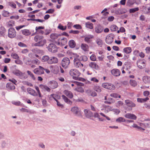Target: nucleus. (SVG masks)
I'll return each mask as SVG.
<instances>
[{"mask_svg": "<svg viewBox=\"0 0 150 150\" xmlns=\"http://www.w3.org/2000/svg\"><path fill=\"white\" fill-rule=\"evenodd\" d=\"M71 111L74 114L77 116L82 117V114L80 109L76 106H74L71 109Z\"/></svg>", "mask_w": 150, "mask_h": 150, "instance_id": "20e7f679", "label": "nucleus"}, {"mask_svg": "<svg viewBox=\"0 0 150 150\" xmlns=\"http://www.w3.org/2000/svg\"><path fill=\"white\" fill-rule=\"evenodd\" d=\"M129 83L131 86L134 87L136 86L137 84L136 81L132 79L130 80Z\"/></svg>", "mask_w": 150, "mask_h": 150, "instance_id": "a19ab883", "label": "nucleus"}, {"mask_svg": "<svg viewBox=\"0 0 150 150\" xmlns=\"http://www.w3.org/2000/svg\"><path fill=\"white\" fill-rule=\"evenodd\" d=\"M50 58H49L48 56H44L42 57V61L44 62H47V63H48V61L50 59Z\"/></svg>", "mask_w": 150, "mask_h": 150, "instance_id": "de8ad7c7", "label": "nucleus"}, {"mask_svg": "<svg viewBox=\"0 0 150 150\" xmlns=\"http://www.w3.org/2000/svg\"><path fill=\"white\" fill-rule=\"evenodd\" d=\"M11 57L14 59H18L19 58L18 54L16 53H12L11 54Z\"/></svg>", "mask_w": 150, "mask_h": 150, "instance_id": "0e129e2a", "label": "nucleus"}, {"mask_svg": "<svg viewBox=\"0 0 150 150\" xmlns=\"http://www.w3.org/2000/svg\"><path fill=\"white\" fill-rule=\"evenodd\" d=\"M110 72L113 76L115 77L119 76L121 74L120 70L117 69H114L111 70Z\"/></svg>", "mask_w": 150, "mask_h": 150, "instance_id": "f8f14e48", "label": "nucleus"}, {"mask_svg": "<svg viewBox=\"0 0 150 150\" xmlns=\"http://www.w3.org/2000/svg\"><path fill=\"white\" fill-rule=\"evenodd\" d=\"M90 59L92 61H96V57L94 54H92L90 57Z\"/></svg>", "mask_w": 150, "mask_h": 150, "instance_id": "680f3d73", "label": "nucleus"}, {"mask_svg": "<svg viewBox=\"0 0 150 150\" xmlns=\"http://www.w3.org/2000/svg\"><path fill=\"white\" fill-rule=\"evenodd\" d=\"M84 114L87 118H90L93 116V113L90 110L85 109L84 110Z\"/></svg>", "mask_w": 150, "mask_h": 150, "instance_id": "4468645a", "label": "nucleus"}, {"mask_svg": "<svg viewBox=\"0 0 150 150\" xmlns=\"http://www.w3.org/2000/svg\"><path fill=\"white\" fill-rule=\"evenodd\" d=\"M62 99L64 100L65 102L67 103L68 104L71 105L72 102V101L70 100L66 96L64 95H62Z\"/></svg>", "mask_w": 150, "mask_h": 150, "instance_id": "a878e982", "label": "nucleus"}, {"mask_svg": "<svg viewBox=\"0 0 150 150\" xmlns=\"http://www.w3.org/2000/svg\"><path fill=\"white\" fill-rule=\"evenodd\" d=\"M113 13L117 15H120L125 13V12L123 11V9H118L114 10Z\"/></svg>", "mask_w": 150, "mask_h": 150, "instance_id": "b1692460", "label": "nucleus"}, {"mask_svg": "<svg viewBox=\"0 0 150 150\" xmlns=\"http://www.w3.org/2000/svg\"><path fill=\"white\" fill-rule=\"evenodd\" d=\"M8 5L13 8H16V5L13 2H10L8 3Z\"/></svg>", "mask_w": 150, "mask_h": 150, "instance_id": "4d7b16f0", "label": "nucleus"}, {"mask_svg": "<svg viewBox=\"0 0 150 150\" xmlns=\"http://www.w3.org/2000/svg\"><path fill=\"white\" fill-rule=\"evenodd\" d=\"M143 81L146 84L150 83V77L147 76H144L142 78Z\"/></svg>", "mask_w": 150, "mask_h": 150, "instance_id": "5701e85b", "label": "nucleus"}, {"mask_svg": "<svg viewBox=\"0 0 150 150\" xmlns=\"http://www.w3.org/2000/svg\"><path fill=\"white\" fill-rule=\"evenodd\" d=\"M93 37V36L90 35L86 36L85 37L84 40L88 43H90L91 41V39Z\"/></svg>", "mask_w": 150, "mask_h": 150, "instance_id": "c9c22d12", "label": "nucleus"}, {"mask_svg": "<svg viewBox=\"0 0 150 150\" xmlns=\"http://www.w3.org/2000/svg\"><path fill=\"white\" fill-rule=\"evenodd\" d=\"M39 87L42 89L45 90L48 92H50V89L47 86L44 85L43 84H40L39 85Z\"/></svg>", "mask_w": 150, "mask_h": 150, "instance_id": "cd10ccee", "label": "nucleus"}, {"mask_svg": "<svg viewBox=\"0 0 150 150\" xmlns=\"http://www.w3.org/2000/svg\"><path fill=\"white\" fill-rule=\"evenodd\" d=\"M73 27L76 29H81V26L79 24H76L74 25Z\"/></svg>", "mask_w": 150, "mask_h": 150, "instance_id": "338daca9", "label": "nucleus"}, {"mask_svg": "<svg viewBox=\"0 0 150 150\" xmlns=\"http://www.w3.org/2000/svg\"><path fill=\"white\" fill-rule=\"evenodd\" d=\"M74 66L76 68L82 69L83 67V64L81 63L80 60L77 58H74Z\"/></svg>", "mask_w": 150, "mask_h": 150, "instance_id": "0eeeda50", "label": "nucleus"}, {"mask_svg": "<svg viewBox=\"0 0 150 150\" xmlns=\"http://www.w3.org/2000/svg\"><path fill=\"white\" fill-rule=\"evenodd\" d=\"M84 86V84L81 82H79L76 81H74L72 82V83L71 84V86L72 87L74 86V88H75L78 86Z\"/></svg>", "mask_w": 150, "mask_h": 150, "instance_id": "393cba45", "label": "nucleus"}, {"mask_svg": "<svg viewBox=\"0 0 150 150\" xmlns=\"http://www.w3.org/2000/svg\"><path fill=\"white\" fill-rule=\"evenodd\" d=\"M78 86L74 88V90L79 92L82 93L84 92L83 88L81 86Z\"/></svg>", "mask_w": 150, "mask_h": 150, "instance_id": "2f4dec72", "label": "nucleus"}, {"mask_svg": "<svg viewBox=\"0 0 150 150\" xmlns=\"http://www.w3.org/2000/svg\"><path fill=\"white\" fill-rule=\"evenodd\" d=\"M70 63V60L67 57H64L62 59L61 62V65L65 69L68 68Z\"/></svg>", "mask_w": 150, "mask_h": 150, "instance_id": "39448f33", "label": "nucleus"}, {"mask_svg": "<svg viewBox=\"0 0 150 150\" xmlns=\"http://www.w3.org/2000/svg\"><path fill=\"white\" fill-rule=\"evenodd\" d=\"M90 80L91 81H93L96 83H98L99 81L95 77L91 78L90 79Z\"/></svg>", "mask_w": 150, "mask_h": 150, "instance_id": "774afa93", "label": "nucleus"}, {"mask_svg": "<svg viewBox=\"0 0 150 150\" xmlns=\"http://www.w3.org/2000/svg\"><path fill=\"white\" fill-rule=\"evenodd\" d=\"M144 106L146 108L148 109H150V104L145 103L144 104Z\"/></svg>", "mask_w": 150, "mask_h": 150, "instance_id": "69168bd1", "label": "nucleus"}, {"mask_svg": "<svg viewBox=\"0 0 150 150\" xmlns=\"http://www.w3.org/2000/svg\"><path fill=\"white\" fill-rule=\"evenodd\" d=\"M48 84L50 87L52 89L56 88L58 86V83L55 81H50L48 82Z\"/></svg>", "mask_w": 150, "mask_h": 150, "instance_id": "9d476101", "label": "nucleus"}, {"mask_svg": "<svg viewBox=\"0 0 150 150\" xmlns=\"http://www.w3.org/2000/svg\"><path fill=\"white\" fill-rule=\"evenodd\" d=\"M139 10V8L138 7L135 8L130 9L129 12L130 13H133L134 12L138 11Z\"/></svg>", "mask_w": 150, "mask_h": 150, "instance_id": "bf43d9fd", "label": "nucleus"}, {"mask_svg": "<svg viewBox=\"0 0 150 150\" xmlns=\"http://www.w3.org/2000/svg\"><path fill=\"white\" fill-rule=\"evenodd\" d=\"M110 28L111 31H115L118 30V28L116 25L113 24L110 26Z\"/></svg>", "mask_w": 150, "mask_h": 150, "instance_id": "ea45409f", "label": "nucleus"}, {"mask_svg": "<svg viewBox=\"0 0 150 150\" xmlns=\"http://www.w3.org/2000/svg\"><path fill=\"white\" fill-rule=\"evenodd\" d=\"M116 121L118 122H125V120L123 117H119L116 120Z\"/></svg>", "mask_w": 150, "mask_h": 150, "instance_id": "603ef678", "label": "nucleus"}, {"mask_svg": "<svg viewBox=\"0 0 150 150\" xmlns=\"http://www.w3.org/2000/svg\"><path fill=\"white\" fill-rule=\"evenodd\" d=\"M58 28L62 30H64L66 29L67 27L66 26H63L61 25H59Z\"/></svg>", "mask_w": 150, "mask_h": 150, "instance_id": "052dcab7", "label": "nucleus"}, {"mask_svg": "<svg viewBox=\"0 0 150 150\" xmlns=\"http://www.w3.org/2000/svg\"><path fill=\"white\" fill-rule=\"evenodd\" d=\"M85 25L86 27L88 28L91 29L93 28V24L90 22H87L86 23Z\"/></svg>", "mask_w": 150, "mask_h": 150, "instance_id": "58836bf2", "label": "nucleus"}, {"mask_svg": "<svg viewBox=\"0 0 150 150\" xmlns=\"http://www.w3.org/2000/svg\"><path fill=\"white\" fill-rule=\"evenodd\" d=\"M95 32L97 33H100L103 31V27L100 25H98L95 28Z\"/></svg>", "mask_w": 150, "mask_h": 150, "instance_id": "dca6fc26", "label": "nucleus"}, {"mask_svg": "<svg viewBox=\"0 0 150 150\" xmlns=\"http://www.w3.org/2000/svg\"><path fill=\"white\" fill-rule=\"evenodd\" d=\"M6 87L8 89L10 90H13L15 88V87L14 84L11 83H7L6 85Z\"/></svg>", "mask_w": 150, "mask_h": 150, "instance_id": "bb28decb", "label": "nucleus"}, {"mask_svg": "<svg viewBox=\"0 0 150 150\" xmlns=\"http://www.w3.org/2000/svg\"><path fill=\"white\" fill-rule=\"evenodd\" d=\"M34 40L37 43L34 44L35 46H42L46 43V40L42 35H37L34 38Z\"/></svg>", "mask_w": 150, "mask_h": 150, "instance_id": "f257e3e1", "label": "nucleus"}, {"mask_svg": "<svg viewBox=\"0 0 150 150\" xmlns=\"http://www.w3.org/2000/svg\"><path fill=\"white\" fill-rule=\"evenodd\" d=\"M50 98H53L56 101L58 100L57 99H60V96L56 94H52L50 95Z\"/></svg>", "mask_w": 150, "mask_h": 150, "instance_id": "72a5a7b5", "label": "nucleus"}, {"mask_svg": "<svg viewBox=\"0 0 150 150\" xmlns=\"http://www.w3.org/2000/svg\"><path fill=\"white\" fill-rule=\"evenodd\" d=\"M44 28L45 27L44 26L36 27L35 28L36 32H38L40 34L43 35L44 34V32L43 30H41V29H44Z\"/></svg>", "mask_w": 150, "mask_h": 150, "instance_id": "aec40b11", "label": "nucleus"}, {"mask_svg": "<svg viewBox=\"0 0 150 150\" xmlns=\"http://www.w3.org/2000/svg\"><path fill=\"white\" fill-rule=\"evenodd\" d=\"M95 90L97 92L100 93L101 91V88L98 86H96L94 88Z\"/></svg>", "mask_w": 150, "mask_h": 150, "instance_id": "e2e57ef3", "label": "nucleus"}, {"mask_svg": "<svg viewBox=\"0 0 150 150\" xmlns=\"http://www.w3.org/2000/svg\"><path fill=\"white\" fill-rule=\"evenodd\" d=\"M81 49L85 51H86L88 50V46L85 44H82L81 45Z\"/></svg>", "mask_w": 150, "mask_h": 150, "instance_id": "7c9ffc66", "label": "nucleus"}, {"mask_svg": "<svg viewBox=\"0 0 150 150\" xmlns=\"http://www.w3.org/2000/svg\"><path fill=\"white\" fill-rule=\"evenodd\" d=\"M22 33L23 35L26 36H28L31 34V32L29 30L26 29L22 30Z\"/></svg>", "mask_w": 150, "mask_h": 150, "instance_id": "473e14b6", "label": "nucleus"}, {"mask_svg": "<svg viewBox=\"0 0 150 150\" xmlns=\"http://www.w3.org/2000/svg\"><path fill=\"white\" fill-rule=\"evenodd\" d=\"M124 52L126 54H129L132 51V49L130 47H127L123 49Z\"/></svg>", "mask_w": 150, "mask_h": 150, "instance_id": "79ce46f5", "label": "nucleus"}, {"mask_svg": "<svg viewBox=\"0 0 150 150\" xmlns=\"http://www.w3.org/2000/svg\"><path fill=\"white\" fill-rule=\"evenodd\" d=\"M126 118L136 120L137 119V117L134 114L132 113H127L125 115Z\"/></svg>", "mask_w": 150, "mask_h": 150, "instance_id": "2eb2a0df", "label": "nucleus"}, {"mask_svg": "<svg viewBox=\"0 0 150 150\" xmlns=\"http://www.w3.org/2000/svg\"><path fill=\"white\" fill-rule=\"evenodd\" d=\"M88 95L92 96H95L97 95L95 91H93L91 90L87 91Z\"/></svg>", "mask_w": 150, "mask_h": 150, "instance_id": "c03bdc74", "label": "nucleus"}, {"mask_svg": "<svg viewBox=\"0 0 150 150\" xmlns=\"http://www.w3.org/2000/svg\"><path fill=\"white\" fill-rule=\"evenodd\" d=\"M44 71H45L47 74L50 73V71L48 69L44 68L40 66H39L38 67L34 69L33 71L35 74L41 75L44 74Z\"/></svg>", "mask_w": 150, "mask_h": 150, "instance_id": "f03ea898", "label": "nucleus"}, {"mask_svg": "<svg viewBox=\"0 0 150 150\" xmlns=\"http://www.w3.org/2000/svg\"><path fill=\"white\" fill-rule=\"evenodd\" d=\"M140 125L144 127H150V122L148 123H140L139 124Z\"/></svg>", "mask_w": 150, "mask_h": 150, "instance_id": "37998d69", "label": "nucleus"}, {"mask_svg": "<svg viewBox=\"0 0 150 150\" xmlns=\"http://www.w3.org/2000/svg\"><path fill=\"white\" fill-rule=\"evenodd\" d=\"M69 46L71 48H74L76 46L75 42L73 40H70L69 42Z\"/></svg>", "mask_w": 150, "mask_h": 150, "instance_id": "e433bc0d", "label": "nucleus"}, {"mask_svg": "<svg viewBox=\"0 0 150 150\" xmlns=\"http://www.w3.org/2000/svg\"><path fill=\"white\" fill-rule=\"evenodd\" d=\"M112 111L114 112V114L116 115L118 114L120 112V111L117 109H112Z\"/></svg>", "mask_w": 150, "mask_h": 150, "instance_id": "13d9d810", "label": "nucleus"}, {"mask_svg": "<svg viewBox=\"0 0 150 150\" xmlns=\"http://www.w3.org/2000/svg\"><path fill=\"white\" fill-rule=\"evenodd\" d=\"M67 39L66 38H61L58 40V43L60 45H65L67 42Z\"/></svg>", "mask_w": 150, "mask_h": 150, "instance_id": "9b49d317", "label": "nucleus"}, {"mask_svg": "<svg viewBox=\"0 0 150 150\" xmlns=\"http://www.w3.org/2000/svg\"><path fill=\"white\" fill-rule=\"evenodd\" d=\"M59 36V35L56 33L52 34L50 35V37L53 40H55Z\"/></svg>", "mask_w": 150, "mask_h": 150, "instance_id": "a18cd8bd", "label": "nucleus"}, {"mask_svg": "<svg viewBox=\"0 0 150 150\" xmlns=\"http://www.w3.org/2000/svg\"><path fill=\"white\" fill-rule=\"evenodd\" d=\"M80 59L81 61L86 62L88 60L87 57L85 55H83L80 57Z\"/></svg>", "mask_w": 150, "mask_h": 150, "instance_id": "5fc2aeb1", "label": "nucleus"}, {"mask_svg": "<svg viewBox=\"0 0 150 150\" xmlns=\"http://www.w3.org/2000/svg\"><path fill=\"white\" fill-rule=\"evenodd\" d=\"M96 42L98 46L100 47H102L103 45V42L99 38L97 39Z\"/></svg>", "mask_w": 150, "mask_h": 150, "instance_id": "8fccbe9b", "label": "nucleus"}, {"mask_svg": "<svg viewBox=\"0 0 150 150\" xmlns=\"http://www.w3.org/2000/svg\"><path fill=\"white\" fill-rule=\"evenodd\" d=\"M105 41L107 43L110 44L113 41V38L111 36H107L106 38Z\"/></svg>", "mask_w": 150, "mask_h": 150, "instance_id": "4be33fe9", "label": "nucleus"}, {"mask_svg": "<svg viewBox=\"0 0 150 150\" xmlns=\"http://www.w3.org/2000/svg\"><path fill=\"white\" fill-rule=\"evenodd\" d=\"M64 93L68 98L72 99L73 97L72 93L70 91L67 90H65L63 92Z\"/></svg>", "mask_w": 150, "mask_h": 150, "instance_id": "f3484780", "label": "nucleus"}, {"mask_svg": "<svg viewBox=\"0 0 150 150\" xmlns=\"http://www.w3.org/2000/svg\"><path fill=\"white\" fill-rule=\"evenodd\" d=\"M27 91L29 93L33 96H38V94L35 93V91L31 88H28Z\"/></svg>", "mask_w": 150, "mask_h": 150, "instance_id": "412c9836", "label": "nucleus"}, {"mask_svg": "<svg viewBox=\"0 0 150 150\" xmlns=\"http://www.w3.org/2000/svg\"><path fill=\"white\" fill-rule=\"evenodd\" d=\"M136 0H128L127 4L128 6H130L133 4L135 2Z\"/></svg>", "mask_w": 150, "mask_h": 150, "instance_id": "49530a36", "label": "nucleus"}, {"mask_svg": "<svg viewBox=\"0 0 150 150\" xmlns=\"http://www.w3.org/2000/svg\"><path fill=\"white\" fill-rule=\"evenodd\" d=\"M138 67L140 69L144 68L145 66V61L143 59L138 60L137 62Z\"/></svg>", "mask_w": 150, "mask_h": 150, "instance_id": "ddd939ff", "label": "nucleus"}, {"mask_svg": "<svg viewBox=\"0 0 150 150\" xmlns=\"http://www.w3.org/2000/svg\"><path fill=\"white\" fill-rule=\"evenodd\" d=\"M102 87L110 90H114L115 88L114 85L110 83H105L102 84Z\"/></svg>", "mask_w": 150, "mask_h": 150, "instance_id": "423d86ee", "label": "nucleus"}, {"mask_svg": "<svg viewBox=\"0 0 150 150\" xmlns=\"http://www.w3.org/2000/svg\"><path fill=\"white\" fill-rule=\"evenodd\" d=\"M35 88L37 91V93H38L39 96L40 98H41L42 97V96L41 95V94L40 93V92L39 89V88L38 86H35Z\"/></svg>", "mask_w": 150, "mask_h": 150, "instance_id": "864d4df0", "label": "nucleus"}, {"mask_svg": "<svg viewBox=\"0 0 150 150\" xmlns=\"http://www.w3.org/2000/svg\"><path fill=\"white\" fill-rule=\"evenodd\" d=\"M69 73L70 76L72 77V78L74 80L78 79V76H79L81 73L76 69H72L70 70Z\"/></svg>", "mask_w": 150, "mask_h": 150, "instance_id": "7ed1b4c3", "label": "nucleus"}, {"mask_svg": "<svg viewBox=\"0 0 150 150\" xmlns=\"http://www.w3.org/2000/svg\"><path fill=\"white\" fill-rule=\"evenodd\" d=\"M16 35V32L15 29L12 28H10L8 31V36L10 38L15 37Z\"/></svg>", "mask_w": 150, "mask_h": 150, "instance_id": "6e6552de", "label": "nucleus"}, {"mask_svg": "<svg viewBox=\"0 0 150 150\" xmlns=\"http://www.w3.org/2000/svg\"><path fill=\"white\" fill-rule=\"evenodd\" d=\"M32 63L33 64L38 65L40 64V62L37 59H36L32 61Z\"/></svg>", "mask_w": 150, "mask_h": 150, "instance_id": "6e6d98bb", "label": "nucleus"}, {"mask_svg": "<svg viewBox=\"0 0 150 150\" xmlns=\"http://www.w3.org/2000/svg\"><path fill=\"white\" fill-rule=\"evenodd\" d=\"M13 73L16 76H22V73L18 70H16L13 71Z\"/></svg>", "mask_w": 150, "mask_h": 150, "instance_id": "4c0bfd02", "label": "nucleus"}, {"mask_svg": "<svg viewBox=\"0 0 150 150\" xmlns=\"http://www.w3.org/2000/svg\"><path fill=\"white\" fill-rule=\"evenodd\" d=\"M110 96L112 97L115 98H117L118 97L120 98L121 97L120 95L116 93H112L110 94Z\"/></svg>", "mask_w": 150, "mask_h": 150, "instance_id": "09e8293b", "label": "nucleus"}, {"mask_svg": "<svg viewBox=\"0 0 150 150\" xmlns=\"http://www.w3.org/2000/svg\"><path fill=\"white\" fill-rule=\"evenodd\" d=\"M48 50L50 52L55 53L57 51L56 46L54 44H50L47 47Z\"/></svg>", "mask_w": 150, "mask_h": 150, "instance_id": "1a4fd4ad", "label": "nucleus"}, {"mask_svg": "<svg viewBox=\"0 0 150 150\" xmlns=\"http://www.w3.org/2000/svg\"><path fill=\"white\" fill-rule=\"evenodd\" d=\"M89 66L91 67L96 69H98V65L95 62H91L89 64Z\"/></svg>", "mask_w": 150, "mask_h": 150, "instance_id": "c85d7f7f", "label": "nucleus"}, {"mask_svg": "<svg viewBox=\"0 0 150 150\" xmlns=\"http://www.w3.org/2000/svg\"><path fill=\"white\" fill-rule=\"evenodd\" d=\"M149 98L148 97H146L144 98H138L137 101L139 103H144L146 102L149 100Z\"/></svg>", "mask_w": 150, "mask_h": 150, "instance_id": "f704fd0d", "label": "nucleus"}, {"mask_svg": "<svg viewBox=\"0 0 150 150\" xmlns=\"http://www.w3.org/2000/svg\"><path fill=\"white\" fill-rule=\"evenodd\" d=\"M125 102L126 105L130 107H134L136 106L134 103L129 100H125Z\"/></svg>", "mask_w": 150, "mask_h": 150, "instance_id": "a211bd4d", "label": "nucleus"}, {"mask_svg": "<svg viewBox=\"0 0 150 150\" xmlns=\"http://www.w3.org/2000/svg\"><path fill=\"white\" fill-rule=\"evenodd\" d=\"M58 62L57 58L55 57H53L50 58L49 60L48 64H52L56 63Z\"/></svg>", "mask_w": 150, "mask_h": 150, "instance_id": "6ab92c4d", "label": "nucleus"}, {"mask_svg": "<svg viewBox=\"0 0 150 150\" xmlns=\"http://www.w3.org/2000/svg\"><path fill=\"white\" fill-rule=\"evenodd\" d=\"M103 107L104 108V109H103L104 110V111L105 112H108L110 111H112V108L110 106L103 105Z\"/></svg>", "mask_w": 150, "mask_h": 150, "instance_id": "c756f323", "label": "nucleus"}, {"mask_svg": "<svg viewBox=\"0 0 150 150\" xmlns=\"http://www.w3.org/2000/svg\"><path fill=\"white\" fill-rule=\"evenodd\" d=\"M27 73L31 77L33 80H35V77L31 71H27Z\"/></svg>", "mask_w": 150, "mask_h": 150, "instance_id": "3c124183", "label": "nucleus"}]
</instances>
